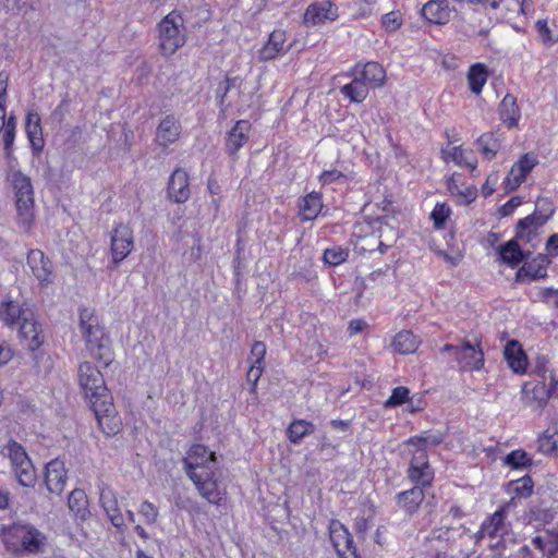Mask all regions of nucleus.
I'll use <instances>...</instances> for the list:
<instances>
[{"mask_svg":"<svg viewBox=\"0 0 558 558\" xmlns=\"http://www.w3.org/2000/svg\"><path fill=\"white\" fill-rule=\"evenodd\" d=\"M77 377L101 430L108 436L117 434L120 429V421L101 372L90 362H83L78 366Z\"/></svg>","mask_w":558,"mask_h":558,"instance_id":"nucleus-1","label":"nucleus"},{"mask_svg":"<svg viewBox=\"0 0 558 558\" xmlns=\"http://www.w3.org/2000/svg\"><path fill=\"white\" fill-rule=\"evenodd\" d=\"M80 327L92 356L108 365L112 360L111 342L100 326L98 317L92 311L84 308L80 315Z\"/></svg>","mask_w":558,"mask_h":558,"instance_id":"nucleus-2","label":"nucleus"},{"mask_svg":"<svg viewBox=\"0 0 558 558\" xmlns=\"http://www.w3.org/2000/svg\"><path fill=\"white\" fill-rule=\"evenodd\" d=\"M2 539L9 549L31 554L43 551L46 544V536L28 524H13L3 527Z\"/></svg>","mask_w":558,"mask_h":558,"instance_id":"nucleus-3","label":"nucleus"},{"mask_svg":"<svg viewBox=\"0 0 558 558\" xmlns=\"http://www.w3.org/2000/svg\"><path fill=\"white\" fill-rule=\"evenodd\" d=\"M159 50L165 57L174 54L186 41L184 20L172 11L158 24Z\"/></svg>","mask_w":558,"mask_h":558,"instance_id":"nucleus-4","label":"nucleus"},{"mask_svg":"<svg viewBox=\"0 0 558 558\" xmlns=\"http://www.w3.org/2000/svg\"><path fill=\"white\" fill-rule=\"evenodd\" d=\"M14 195L19 218L28 227L34 218V192L31 179L20 171L9 175Z\"/></svg>","mask_w":558,"mask_h":558,"instance_id":"nucleus-5","label":"nucleus"},{"mask_svg":"<svg viewBox=\"0 0 558 558\" xmlns=\"http://www.w3.org/2000/svg\"><path fill=\"white\" fill-rule=\"evenodd\" d=\"M5 450L17 482L25 487L34 486L36 472L25 450L15 441H10Z\"/></svg>","mask_w":558,"mask_h":558,"instance_id":"nucleus-6","label":"nucleus"},{"mask_svg":"<svg viewBox=\"0 0 558 558\" xmlns=\"http://www.w3.org/2000/svg\"><path fill=\"white\" fill-rule=\"evenodd\" d=\"M190 480L193 482L198 494L209 504L219 506L227 497V489L219 481L216 470L204 473H192Z\"/></svg>","mask_w":558,"mask_h":558,"instance_id":"nucleus-7","label":"nucleus"},{"mask_svg":"<svg viewBox=\"0 0 558 558\" xmlns=\"http://www.w3.org/2000/svg\"><path fill=\"white\" fill-rule=\"evenodd\" d=\"M184 470L187 476L192 473H204L216 470V454L208 451L203 445H194L190 448L186 457L183 459Z\"/></svg>","mask_w":558,"mask_h":558,"instance_id":"nucleus-8","label":"nucleus"},{"mask_svg":"<svg viewBox=\"0 0 558 558\" xmlns=\"http://www.w3.org/2000/svg\"><path fill=\"white\" fill-rule=\"evenodd\" d=\"M511 506L512 500H509L482 523L481 529L474 534L476 543L486 536L494 538L508 532L506 517Z\"/></svg>","mask_w":558,"mask_h":558,"instance_id":"nucleus-9","label":"nucleus"},{"mask_svg":"<svg viewBox=\"0 0 558 558\" xmlns=\"http://www.w3.org/2000/svg\"><path fill=\"white\" fill-rule=\"evenodd\" d=\"M133 246L132 229L126 225L117 226L111 232L112 263L117 266L132 252Z\"/></svg>","mask_w":558,"mask_h":558,"instance_id":"nucleus-10","label":"nucleus"},{"mask_svg":"<svg viewBox=\"0 0 558 558\" xmlns=\"http://www.w3.org/2000/svg\"><path fill=\"white\" fill-rule=\"evenodd\" d=\"M167 193L169 199L177 204H183L190 198V177L185 169H174L168 181Z\"/></svg>","mask_w":558,"mask_h":558,"instance_id":"nucleus-11","label":"nucleus"},{"mask_svg":"<svg viewBox=\"0 0 558 558\" xmlns=\"http://www.w3.org/2000/svg\"><path fill=\"white\" fill-rule=\"evenodd\" d=\"M99 501L113 526L120 529L124 525V518L120 511L116 492L106 483L99 485Z\"/></svg>","mask_w":558,"mask_h":558,"instance_id":"nucleus-12","label":"nucleus"},{"mask_svg":"<svg viewBox=\"0 0 558 558\" xmlns=\"http://www.w3.org/2000/svg\"><path fill=\"white\" fill-rule=\"evenodd\" d=\"M456 359L462 371H480L484 365V353L478 344L464 341L456 349Z\"/></svg>","mask_w":558,"mask_h":558,"instance_id":"nucleus-13","label":"nucleus"},{"mask_svg":"<svg viewBox=\"0 0 558 558\" xmlns=\"http://www.w3.org/2000/svg\"><path fill=\"white\" fill-rule=\"evenodd\" d=\"M17 327L20 337L25 341L29 350L35 351L43 344V331L38 328L32 311H25L23 320Z\"/></svg>","mask_w":558,"mask_h":558,"instance_id":"nucleus-14","label":"nucleus"},{"mask_svg":"<svg viewBox=\"0 0 558 558\" xmlns=\"http://www.w3.org/2000/svg\"><path fill=\"white\" fill-rule=\"evenodd\" d=\"M27 265L41 284L48 286L52 283V264L40 250L29 251Z\"/></svg>","mask_w":558,"mask_h":558,"instance_id":"nucleus-15","label":"nucleus"},{"mask_svg":"<svg viewBox=\"0 0 558 558\" xmlns=\"http://www.w3.org/2000/svg\"><path fill=\"white\" fill-rule=\"evenodd\" d=\"M537 159L532 154L523 155L510 169L505 180L506 187L510 191L515 190L536 166Z\"/></svg>","mask_w":558,"mask_h":558,"instance_id":"nucleus-16","label":"nucleus"},{"mask_svg":"<svg viewBox=\"0 0 558 558\" xmlns=\"http://www.w3.org/2000/svg\"><path fill=\"white\" fill-rule=\"evenodd\" d=\"M338 17V9L329 0L311 4L304 14L306 25H319Z\"/></svg>","mask_w":558,"mask_h":558,"instance_id":"nucleus-17","label":"nucleus"},{"mask_svg":"<svg viewBox=\"0 0 558 558\" xmlns=\"http://www.w3.org/2000/svg\"><path fill=\"white\" fill-rule=\"evenodd\" d=\"M291 48L290 44H287L286 32L282 29H275L267 40V43L259 50L258 56L262 61H270L279 56L284 54Z\"/></svg>","mask_w":558,"mask_h":558,"instance_id":"nucleus-18","label":"nucleus"},{"mask_svg":"<svg viewBox=\"0 0 558 558\" xmlns=\"http://www.w3.org/2000/svg\"><path fill=\"white\" fill-rule=\"evenodd\" d=\"M45 482L50 493L60 495L63 492L66 483V471L62 460L54 459L46 465Z\"/></svg>","mask_w":558,"mask_h":558,"instance_id":"nucleus-19","label":"nucleus"},{"mask_svg":"<svg viewBox=\"0 0 558 558\" xmlns=\"http://www.w3.org/2000/svg\"><path fill=\"white\" fill-rule=\"evenodd\" d=\"M181 134V124L173 116L165 117L156 131V142L162 147H168L178 141Z\"/></svg>","mask_w":558,"mask_h":558,"instance_id":"nucleus-20","label":"nucleus"},{"mask_svg":"<svg viewBox=\"0 0 558 558\" xmlns=\"http://www.w3.org/2000/svg\"><path fill=\"white\" fill-rule=\"evenodd\" d=\"M504 355L508 366L515 374L525 373L527 366V359L521 344L518 341H509L504 349Z\"/></svg>","mask_w":558,"mask_h":558,"instance_id":"nucleus-21","label":"nucleus"},{"mask_svg":"<svg viewBox=\"0 0 558 558\" xmlns=\"http://www.w3.org/2000/svg\"><path fill=\"white\" fill-rule=\"evenodd\" d=\"M251 130V124L246 120H239L232 130L229 132L227 138V153L231 156H235L239 149L246 143L248 140V132Z\"/></svg>","mask_w":558,"mask_h":558,"instance_id":"nucleus-22","label":"nucleus"},{"mask_svg":"<svg viewBox=\"0 0 558 558\" xmlns=\"http://www.w3.org/2000/svg\"><path fill=\"white\" fill-rule=\"evenodd\" d=\"M500 118L502 122L512 129L518 125L520 120V109L513 95L507 94L499 106Z\"/></svg>","mask_w":558,"mask_h":558,"instance_id":"nucleus-23","label":"nucleus"},{"mask_svg":"<svg viewBox=\"0 0 558 558\" xmlns=\"http://www.w3.org/2000/svg\"><path fill=\"white\" fill-rule=\"evenodd\" d=\"M442 155L445 161H453L458 166H465L470 168L471 171L476 169V159L473 153L469 149H464L461 146L448 147L442 149Z\"/></svg>","mask_w":558,"mask_h":558,"instance_id":"nucleus-24","label":"nucleus"},{"mask_svg":"<svg viewBox=\"0 0 558 558\" xmlns=\"http://www.w3.org/2000/svg\"><path fill=\"white\" fill-rule=\"evenodd\" d=\"M423 16L434 24H446L451 14L449 3H436L428 1L422 9Z\"/></svg>","mask_w":558,"mask_h":558,"instance_id":"nucleus-25","label":"nucleus"},{"mask_svg":"<svg viewBox=\"0 0 558 558\" xmlns=\"http://www.w3.org/2000/svg\"><path fill=\"white\" fill-rule=\"evenodd\" d=\"M423 500L424 493L420 486H414L413 488L397 495L398 505L409 514H413L423 502Z\"/></svg>","mask_w":558,"mask_h":558,"instance_id":"nucleus-26","label":"nucleus"},{"mask_svg":"<svg viewBox=\"0 0 558 558\" xmlns=\"http://www.w3.org/2000/svg\"><path fill=\"white\" fill-rule=\"evenodd\" d=\"M488 76L489 72L484 63H475L471 65L466 75L470 90L475 95H480L483 86L488 80Z\"/></svg>","mask_w":558,"mask_h":558,"instance_id":"nucleus-27","label":"nucleus"},{"mask_svg":"<svg viewBox=\"0 0 558 558\" xmlns=\"http://www.w3.org/2000/svg\"><path fill=\"white\" fill-rule=\"evenodd\" d=\"M68 505L75 518L86 520L89 515L88 499L83 489H73L69 495Z\"/></svg>","mask_w":558,"mask_h":558,"instance_id":"nucleus-28","label":"nucleus"},{"mask_svg":"<svg viewBox=\"0 0 558 558\" xmlns=\"http://www.w3.org/2000/svg\"><path fill=\"white\" fill-rule=\"evenodd\" d=\"M323 208L322 196L316 192H312L303 197L300 204V216L302 220L315 219Z\"/></svg>","mask_w":558,"mask_h":558,"instance_id":"nucleus-29","label":"nucleus"},{"mask_svg":"<svg viewBox=\"0 0 558 558\" xmlns=\"http://www.w3.org/2000/svg\"><path fill=\"white\" fill-rule=\"evenodd\" d=\"M498 252L500 262L512 268L518 266L524 258V253L514 240L500 245Z\"/></svg>","mask_w":558,"mask_h":558,"instance_id":"nucleus-30","label":"nucleus"},{"mask_svg":"<svg viewBox=\"0 0 558 558\" xmlns=\"http://www.w3.org/2000/svg\"><path fill=\"white\" fill-rule=\"evenodd\" d=\"M418 344L420 340L417 337L409 330L399 331L392 341L393 349L401 354L414 353Z\"/></svg>","mask_w":558,"mask_h":558,"instance_id":"nucleus-31","label":"nucleus"},{"mask_svg":"<svg viewBox=\"0 0 558 558\" xmlns=\"http://www.w3.org/2000/svg\"><path fill=\"white\" fill-rule=\"evenodd\" d=\"M5 104L0 102V133L2 132L4 148L9 153L14 142L16 122L14 117L5 120Z\"/></svg>","mask_w":558,"mask_h":558,"instance_id":"nucleus-32","label":"nucleus"},{"mask_svg":"<svg viewBox=\"0 0 558 558\" xmlns=\"http://www.w3.org/2000/svg\"><path fill=\"white\" fill-rule=\"evenodd\" d=\"M446 437V432L439 429H430L425 430L418 436L411 437L407 440V445H411L414 447H423L426 446H438L444 441Z\"/></svg>","mask_w":558,"mask_h":558,"instance_id":"nucleus-33","label":"nucleus"},{"mask_svg":"<svg viewBox=\"0 0 558 558\" xmlns=\"http://www.w3.org/2000/svg\"><path fill=\"white\" fill-rule=\"evenodd\" d=\"M554 209L548 205L547 214L534 211L532 215L519 220L518 222V236L523 238V231L526 229H537L542 227L548 218L553 215Z\"/></svg>","mask_w":558,"mask_h":558,"instance_id":"nucleus-34","label":"nucleus"},{"mask_svg":"<svg viewBox=\"0 0 558 558\" xmlns=\"http://www.w3.org/2000/svg\"><path fill=\"white\" fill-rule=\"evenodd\" d=\"M25 311H31L29 308H23L16 302H8L4 304L3 308L0 312L2 320L8 326L19 325L24 317Z\"/></svg>","mask_w":558,"mask_h":558,"instance_id":"nucleus-35","label":"nucleus"},{"mask_svg":"<svg viewBox=\"0 0 558 558\" xmlns=\"http://www.w3.org/2000/svg\"><path fill=\"white\" fill-rule=\"evenodd\" d=\"M385 70L377 62H368L362 71V80L367 85L381 86L385 81Z\"/></svg>","mask_w":558,"mask_h":558,"instance_id":"nucleus-36","label":"nucleus"},{"mask_svg":"<svg viewBox=\"0 0 558 558\" xmlns=\"http://www.w3.org/2000/svg\"><path fill=\"white\" fill-rule=\"evenodd\" d=\"M341 93L354 102H362L367 94L368 87L363 80L355 78L341 88Z\"/></svg>","mask_w":558,"mask_h":558,"instance_id":"nucleus-37","label":"nucleus"},{"mask_svg":"<svg viewBox=\"0 0 558 558\" xmlns=\"http://www.w3.org/2000/svg\"><path fill=\"white\" fill-rule=\"evenodd\" d=\"M26 134L32 145L40 146L43 143L41 138V125L40 117L36 112H28L26 117Z\"/></svg>","mask_w":558,"mask_h":558,"instance_id":"nucleus-38","label":"nucleus"},{"mask_svg":"<svg viewBox=\"0 0 558 558\" xmlns=\"http://www.w3.org/2000/svg\"><path fill=\"white\" fill-rule=\"evenodd\" d=\"M481 153L487 158L493 159L500 149V142L494 133H485L477 140Z\"/></svg>","mask_w":558,"mask_h":558,"instance_id":"nucleus-39","label":"nucleus"},{"mask_svg":"<svg viewBox=\"0 0 558 558\" xmlns=\"http://www.w3.org/2000/svg\"><path fill=\"white\" fill-rule=\"evenodd\" d=\"M522 399L527 407L539 410L546 404L545 388L536 386L532 390L523 389Z\"/></svg>","mask_w":558,"mask_h":558,"instance_id":"nucleus-40","label":"nucleus"},{"mask_svg":"<svg viewBox=\"0 0 558 558\" xmlns=\"http://www.w3.org/2000/svg\"><path fill=\"white\" fill-rule=\"evenodd\" d=\"M314 432V425L303 420L294 421L288 428V438L291 442H299L307 434Z\"/></svg>","mask_w":558,"mask_h":558,"instance_id":"nucleus-41","label":"nucleus"},{"mask_svg":"<svg viewBox=\"0 0 558 558\" xmlns=\"http://www.w3.org/2000/svg\"><path fill=\"white\" fill-rule=\"evenodd\" d=\"M330 541L333 547H340L341 545H348L352 538L348 529L339 521H332L329 527Z\"/></svg>","mask_w":558,"mask_h":558,"instance_id":"nucleus-42","label":"nucleus"},{"mask_svg":"<svg viewBox=\"0 0 558 558\" xmlns=\"http://www.w3.org/2000/svg\"><path fill=\"white\" fill-rule=\"evenodd\" d=\"M511 493L513 497L510 499L512 502L515 498H526L532 494L533 482L531 477L524 476L520 480L510 483Z\"/></svg>","mask_w":558,"mask_h":558,"instance_id":"nucleus-43","label":"nucleus"},{"mask_svg":"<svg viewBox=\"0 0 558 558\" xmlns=\"http://www.w3.org/2000/svg\"><path fill=\"white\" fill-rule=\"evenodd\" d=\"M409 477L412 482L421 483L422 486L430 485L433 481V471L430 466L409 468Z\"/></svg>","mask_w":558,"mask_h":558,"instance_id":"nucleus-44","label":"nucleus"},{"mask_svg":"<svg viewBox=\"0 0 558 558\" xmlns=\"http://www.w3.org/2000/svg\"><path fill=\"white\" fill-rule=\"evenodd\" d=\"M546 276V270L541 267H534L533 264H524L517 272V280L524 281L526 278L531 280L544 278Z\"/></svg>","mask_w":558,"mask_h":558,"instance_id":"nucleus-45","label":"nucleus"},{"mask_svg":"<svg viewBox=\"0 0 558 558\" xmlns=\"http://www.w3.org/2000/svg\"><path fill=\"white\" fill-rule=\"evenodd\" d=\"M347 258L348 251L339 246L327 248L324 252V262L331 266H338L345 262Z\"/></svg>","mask_w":558,"mask_h":558,"instance_id":"nucleus-46","label":"nucleus"},{"mask_svg":"<svg viewBox=\"0 0 558 558\" xmlns=\"http://www.w3.org/2000/svg\"><path fill=\"white\" fill-rule=\"evenodd\" d=\"M538 449L545 454H553L558 450V433L547 434L538 438Z\"/></svg>","mask_w":558,"mask_h":558,"instance_id":"nucleus-47","label":"nucleus"},{"mask_svg":"<svg viewBox=\"0 0 558 558\" xmlns=\"http://www.w3.org/2000/svg\"><path fill=\"white\" fill-rule=\"evenodd\" d=\"M410 390L403 386H399L392 390L391 396L385 401L384 407L395 408L405 403L409 399Z\"/></svg>","mask_w":558,"mask_h":558,"instance_id":"nucleus-48","label":"nucleus"},{"mask_svg":"<svg viewBox=\"0 0 558 558\" xmlns=\"http://www.w3.org/2000/svg\"><path fill=\"white\" fill-rule=\"evenodd\" d=\"M505 462L512 468H522L530 464L531 460L523 450H514L507 454Z\"/></svg>","mask_w":558,"mask_h":558,"instance_id":"nucleus-49","label":"nucleus"},{"mask_svg":"<svg viewBox=\"0 0 558 558\" xmlns=\"http://www.w3.org/2000/svg\"><path fill=\"white\" fill-rule=\"evenodd\" d=\"M450 215V208L446 204H437L430 214L435 228L440 229Z\"/></svg>","mask_w":558,"mask_h":558,"instance_id":"nucleus-50","label":"nucleus"},{"mask_svg":"<svg viewBox=\"0 0 558 558\" xmlns=\"http://www.w3.org/2000/svg\"><path fill=\"white\" fill-rule=\"evenodd\" d=\"M140 513L145 519V522L147 524L156 523L158 515H159L158 508L154 504L149 502L148 500H144L141 504Z\"/></svg>","mask_w":558,"mask_h":558,"instance_id":"nucleus-51","label":"nucleus"},{"mask_svg":"<svg viewBox=\"0 0 558 558\" xmlns=\"http://www.w3.org/2000/svg\"><path fill=\"white\" fill-rule=\"evenodd\" d=\"M381 23L387 32H395L402 24L401 14L398 12H389L383 16Z\"/></svg>","mask_w":558,"mask_h":558,"instance_id":"nucleus-52","label":"nucleus"},{"mask_svg":"<svg viewBox=\"0 0 558 558\" xmlns=\"http://www.w3.org/2000/svg\"><path fill=\"white\" fill-rule=\"evenodd\" d=\"M262 374H263V364L252 363V365L246 374L247 381L251 384V392L255 391L257 381L259 380Z\"/></svg>","mask_w":558,"mask_h":558,"instance_id":"nucleus-53","label":"nucleus"},{"mask_svg":"<svg viewBox=\"0 0 558 558\" xmlns=\"http://www.w3.org/2000/svg\"><path fill=\"white\" fill-rule=\"evenodd\" d=\"M335 549L340 558H360L353 538L350 539L348 545H341L340 547H335Z\"/></svg>","mask_w":558,"mask_h":558,"instance_id":"nucleus-54","label":"nucleus"},{"mask_svg":"<svg viewBox=\"0 0 558 558\" xmlns=\"http://www.w3.org/2000/svg\"><path fill=\"white\" fill-rule=\"evenodd\" d=\"M532 544L538 548L544 554H547L548 556H551L557 550V546L551 542H545V539L542 536H535L532 539Z\"/></svg>","mask_w":558,"mask_h":558,"instance_id":"nucleus-55","label":"nucleus"},{"mask_svg":"<svg viewBox=\"0 0 558 558\" xmlns=\"http://www.w3.org/2000/svg\"><path fill=\"white\" fill-rule=\"evenodd\" d=\"M422 468V466H430L427 460V453L425 448L416 447V451L413 454V458L410 463V468Z\"/></svg>","mask_w":558,"mask_h":558,"instance_id":"nucleus-56","label":"nucleus"},{"mask_svg":"<svg viewBox=\"0 0 558 558\" xmlns=\"http://www.w3.org/2000/svg\"><path fill=\"white\" fill-rule=\"evenodd\" d=\"M266 354V345L260 341H256L251 349V357L253 363L263 364Z\"/></svg>","mask_w":558,"mask_h":558,"instance_id":"nucleus-57","label":"nucleus"},{"mask_svg":"<svg viewBox=\"0 0 558 558\" xmlns=\"http://www.w3.org/2000/svg\"><path fill=\"white\" fill-rule=\"evenodd\" d=\"M344 174L338 170H329V171H324L320 175H319V182L323 184V185H326V184H330L335 181H338V180H341V179H344Z\"/></svg>","mask_w":558,"mask_h":558,"instance_id":"nucleus-58","label":"nucleus"},{"mask_svg":"<svg viewBox=\"0 0 558 558\" xmlns=\"http://www.w3.org/2000/svg\"><path fill=\"white\" fill-rule=\"evenodd\" d=\"M459 177L460 175H458V174H452L447 182L449 192L452 195H457V196H458V194H462V189L459 185Z\"/></svg>","mask_w":558,"mask_h":558,"instance_id":"nucleus-59","label":"nucleus"},{"mask_svg":"<svg viewBox=\"0 0 558 558\" xmlns=\"http://www.w3.org/2000/svg\"><path fill=\"white\" fill-rule=\"evenodd\" d=\"M9 76L5 72H0V102L5 104L7 100V88H8Z\"/></svg>","mask_w":558,"mask_h":558,"instance_id":"nucleus-60","label":"nucleus"},{"mask_svg":"<svg viewBox=\"0 0 558 558\" xmlns=\"http://www.w3.org/2000/svg\"><path fill=\"white\" fill-rule=\"evenodd\" d=\"M68 110V101L63 100L52 112L51 117L53 120L61 122Z\"/></svg>","mask_w":558,"mask_h":558,"instance_id":"nucleus-61","label":"nucleus"},{"mask_svg":"<svg viewBox=\"0 0 558 558\" xmlns=\"http://www.w3.org/2000/svg\"><path fill=\"white\" fill-rule=\"evenodd\" d=\"M13 356V352L9 345L0 344V366L7 364Z\"/></svg>","mask_w":558,"mask_h":558,"instance_id":"nucleus-62","label":"nucleus"},{"mask_svg":"<svg viewBox=\"0 0 558 558\" xmlns=\"http://www.w3.org/2000/svg\"><path fill=\"white\" fill-rule=\"evenodd\" d=\"M366 327V323L362 319L351 320L348 327L350 335L361 332Z\"/></svg>","mask_w":558,"mask_h":558,"instance_id":"nucleus-63","label":"nucleus"},{"mask_svg":"<svg viewBox=\"0 0 558 558\" xmlns=\"http://www.w3.org/2000/svg\"><path fill=\"white\" fill-rule=\"evenodd\" d=\"M463 199L464 204H470L476 197V190L474 187H465L462 190V194H458Z\"/></svg>","mask_w":558,"mask_h":558,"instance_id":"nucleus-64","label":"nucleus"}]
</instances>
